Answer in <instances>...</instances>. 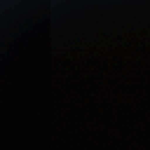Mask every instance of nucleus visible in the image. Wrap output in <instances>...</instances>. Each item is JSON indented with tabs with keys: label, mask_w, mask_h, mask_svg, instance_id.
Wrapping results in <instances>:
<instances>
[{
	"label": "nucleus",
	"mask_w": 150,
	"mask_h": 150,
	"mask_svg": "<svg viewBox=\"0 0 150 150\" xmlns=\"http://www.w3.org/2000/svg\"><path fill=\"white\" fill-rule=\"evenodd\" d=\"M73 56H74V57H75V54L74 53L73 54Z\"/></svg>",
	"instance_id": "423d86ee"
},
{
	"label": "nucleus",
	"mask_w": 150,
	"mask_h": 150,
	"mask_svg": "<svg viewBox=\"0 0 150 150\" xmlns=\"http://www.w3.org/2000/svg\"><path fill=\"white\" fill-rule=\"evenodd\" d=\"M73 85H74V83H73Z\"/></svg>",
	"instance_id": "4468645a"
},
{
	"label": "nucleus",
	"mask_w": 150,
	"mask_h": 150,
	"mask_svg": "<svg viewBox=\"0 0 150 150\" xmlns=\"http://www.w3.org/2000/svg\"><path fill=\"white\" fill-rule=\"evenodd\" d=\"M73 125H75V123L74 122H73Z\"/></svg>",
	"instance_id": "9b49d317"
},
{
	"label": "nucleus",
	"mask_w": 150,
	"mask_h": 150,
	"mask_svg": "<svg viewBox=\"0 0 150 150\" xmlns=\"http://www.w3.org/2000/svg\"><path fill=\"white\" fill-rule=\"evenodd\" d=\"M73 107H75V104L74 103H73Z\"/></svg>",
	"instance_id": "39448f33"
},
{
	"label": "nucleus",
	"mask_w": 150,
	"mask_h": 150,
	"mask_svg": "<svg viewBox=\"0 0 150 150\" xmlns=\"http://www.w3.org/2000/svg\"><path fill=\"white\" fill-rule=\"evenodd\" d=\"M71 50H72V52H75V50L73 47H71Z\"/></svg>",
	"instance_id": "7ed1b4c3"
},
{
	"label": "nucleus",
	"mask_w": 150,
	"mask_h": 150,
	"mask_svg": "<svg viewBox=\"0 0 150 150\" xmlns=\"http://www.w3.org/2000/svg\"><path fill=\"white\" fill-rule=\"evenodd\" d=\"M72 63L73 64V66H72V69H73V71H74V73H75L76 72V70H75V64L73 62H72Z\"/></svg>",
	"instance_id": "f257e3e1"
},
{
	"label": "nucleus",
	"mask_w": 150,
	"mask_h": 150,
	"mask_svg": "<svg viewBox=\"0 0 150 150\" xmlns=\"http://www.w3.org/2000/svg\"><path fill=\"white\" fill-rule=\"evenodd\" d=\"M73 61H74V62L75 61V58L73 59Z\"/></svg>",
	"instance_id": "0eeeda50"
},
{
	"label": "nucleus",
	"mask_w": 150,
	"mask_h": 150,
	"mask_svg": "<svg viewBox=\"0 0 150 150\" xmlns=\"http://www.w3.org/2000/svg\"><path fill=\"white\" fill-rule=\"evenodd\" d=\"M73 132H74V135H75V129L73 128Z\"/></svg>",
	"instance_id": "20e7f679"
},
{
	"label": "nucleus",
	"mask_w": 150,
	"mask_h": 150,
	"mask_svg": "<svg viewBox=\"0 0 150 150\" xmlns=\"http://www.w3.org/2000/svg\"><path fill=\"white\" fill-rule=\"evenodd\" d=\"M73 88L75 89H76V87H75L74 86H73Z\"/></svg>",
	"instance_id": "6e6552de"
},
{
	"label": "nucleus",
	"mask_w": 150,
	"mask_h": 150,
	"mask_svg": "<svg viewBox=\"0 0 150 150\" xmlns=\"http://www.w3.org/2000/svg\"><path fill=\"white\" fill-rule=\"evenodd\" d=\"M75 35H77L76 33H75Z\"/></svg>",
	"instance_id": "9d476101"
},
{
	"label": "nucleus",
	"mask_w": 150,
	"mask_h": 150,
	"mask_svg": "<svg viewBox=\"0 0 150 150\" xmlns=\"http://www.w3.org/2000/svg\"><path fill=\"white\" fill-rule=\"evenodd\" d=\"M75 44V40L74 39L73 40V41H72V44H73V45H74Z\"/></svg>",
	"instance_id": "f03ea898"
},
{
	"label": "nucleus",
	"mask_w": 150,
	"mask_h": 150,
	"mask_svg": "<svg viewBox=\"0 0 150 150\" xmlns=\"http://www.w3.org/2000/svg\"><path fill=\"white\" fill-rule=\"evenodd\" d=\"M73 118L75 119V116L73 115Z\"/></svg>",
	"instance_id": "1a4fd4ad"
},
{
	"label": "nucleus",
	"mask_w": 150,
	"mask_h": 150,
	"mask_svg": "<svg viewBox=\"0 0 150 150\" xmlns=\"http://www.w3.org/2000/svg\"><path fill=\"white\" fill-rule=\"evenodd\" d=\"M75 78H77V77L76 76H75Z\"/></svg>",
	"instance_id": "ddd939ff"
},
{
	"label": "nucleus",
	"mask_w": 150,
	"mask_h": 150,
	"mask_svg": "<svg viewBox=\"0 0 150 150\" xmlns=\"http://www.w3.org/2000/svg\"><path fill=\"white\" fill-rule=\"evenodd\" d=\"M73 95H75V96H76V95H75V94H73Z\"/></svg>",
	"instance_id": "f8f14e48"
}]
</instances>
